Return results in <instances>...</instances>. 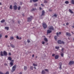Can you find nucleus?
I'll return each mask as SVG.
<instances>
[{
    "label": "nucleus",
    "instance_id": "nucleus-1",
    "mask_svg": "<svg viewBox=\"0 0 74 74\" xmlns=\"http://www.w3.org/2000/svg\"><path fill=\"white\" fill-rule=\"evenodd\" d=\"M30 17H28L27 18V21L28 22L31 21H32V18H33V16H31Z\"/></svg>",
    "mask_w": 74,
    "mask_h": 74
},
{
    "label": "nucleus",
    "instance_id": "nucleus-2",
    "mask_svg": "<svg viewBox=\"0 0 74 74\" xmlns=\"http://www.w3.org/2000/svg\"><path fill=\"white\" fill-rule=\"evenodd\" d=\"M16 68V64L14 65L12 67V70L13 71H14Z\"/></svg>",
    "mask_w": 74,
    "mask_h": 74
},
{
    "label": "nucleus",
    "instance_id": "nucleus-3",
    "mask_svg": "<svg viewBox=\"0 0 74 74\" xmlns=\"http://www.w3.org/2000/svg\"><path fill=\"white\" fill-rule=\"evenodd\" d=\"M58 44H65V42H64L63 41H62L61 40H58Z\"/></svg>",
    "mask_w": 74,
    "mask_h": 74
},
{
    "label": "nucleus",
    "instance_id": "nucleus-4",
    "mask_svg": "<svg viewBox=\"0 0 74 74\" xmlns=\"http://www.w3.org/2000/svg\"><path fill=\"white\" fill-rule=\"evenodd\" d=\"M43 27L44 28V29H45V28H47V24L45 23H42Z\"/></svg>",
    "mask_w": 74,
    "mask_h": 74
},
{
    "label": "nucleus",
    "instance_id": "nucleus-5",
    "mask_svg": "<svg viewBox=\"0 0 74 74\" xmlns=\"http://www.w3.org/2000/svg\"><path fill=\"white\" fill-rule=\"evenodd\" d=\"M74 64V62L73 61H71L69 63V65H72Z\"/></svg>",
    "mask_w": 74,
    "mask_h": 74
},
{
    "label": "nucleus",
    "instance_id": "nucleus-6",
    "mask_svg": "<svg viewBox=\"0 0 74 74\" xmlns=\"http://www.w3.org/2000/svg\"><path fill=\"white\" fill-rule=\"evenodd\" d=\"M66 36H69V37H70V36H71V34L69 32H66Z\"/></svg>",
    "mask_w": 74,
    "mask_h": 74
},
{
    "label": "nucleus",
    "instance_id": "nucleus-7",
    "mask_svg": "<svg viewBox=\"0 0 74 74\" xmlns=\"http://www.w3.org/2000/svg\"><path fill=\"white\" fill-rule=\"evenodd\" d=\"M49 30H54V29L52 26H51L49 28Z\"/></svg>",
    "mask_w": 74,
    "mask_h": 74
},
{
    "label": "nucleus",
    "instance_id": "nucleus-8",
    "mask_svg": "<svg viewBox=\"0 0 74 74\" xmlns=\"http://www.w3.org/2000/svg\"><path fill=\"white\" fill-rule=\"evenodd\" d=\"M3 55L5 56L7 55V53L5 51H4L3 52Z\"/></svg>",
    "mask_w": 74,
    "mask_h": 74
},
{
    "label": "nucleus",
    "instance_id": "nucleus-9",
    "mask_svg": "<svg viewBox=\"0 0 74 74\" xmlns=\"http://www.w3.org/2000/svg\"><path fill=\"white\" fill-rule=\"evenodd\" d=\"M45 15V12L43 10L42 12V14L41 15V16H42V15L44 16Z\"/></svg>",
    "mask_w": 74,
    "mask_h": 74
},
{
    "label": "nucleus",
    "instance_id": "nucleus-10",
    "mask_svg": "<svg viewBox=\"0 0 74 74\" xmlns=\"http://www.w3.org/2000/svg\"><path fill=\"white\" fill-rule=\"evenodd\" d=\"M13 7H14V9L15 10H16L17 8V6L16 5H15L14 6H13Z\"/></svg>",
    "mask_w": 74,
    "mask_h": 74
},
{
    "label": "nucleus",
    "instance_id": "nucleus-11",
    "mask_svg": "<svg viewBox=\"0 0 74 74\" xmlns=\"http://www.w3.org/2000/svg\"><path fill=\"white\" fill-rule=\"evenodd\" d=\"M0 74H4L2 72L0 71ZM4 74H9V72H7L6 73Z\"/></svg>",
    "mask_w": 74,
    "mask_h": 74
},
{
    "label": "nucleus",
    "instance_id": "nucleus-12",
    "mask_svg": "<svg viewBox=\"0 0 74 74\" xmlns=\"http://www.w3.org/2000/svg\"><path fill=\"white\" fill-rule=\"evenodd\" d=\"M59 58V56L58 55H56L55 56V59H58Z\"/></svg>",
    "mask_w": 74,
    "mask_h": 74
},
{
    "label": "nucleus",
    "instance_id": "nucleus-13",
    "mask_svg": "<svg viewBox=\"0 0 74 74\" xmlns=\"http://www.w3.org/2000/svg\"><path fill=\"white\" fill-rule=\"evenodd\" d=\"M52 31L51 30H47V33H51Z\"/></svg>",
    "mask_w": 74,
    "mask_h": 74
},
{
    "label": "nucleus",
    "instance_id": "nucleus-14",
    "mask_svg": "<svg viewBox=\"0 0 74 74\" xmlns=\"http://www.w3.org/2000/svg\"><path fill=\"white\" fill-rule=\"evenodd\" d=\"M61 34V32H59V33H58V32H57L56 33V34L58 36L59 34Z\"/></svg>",
    "mask_w": 74,
    "mask_h": 74
},
{
    "label": "nucleus",
    "instance_id": "nucleus-15",
    "mask_svg": "<svg viewBox=\"0 0 74 74\" xmlns=\"http://www.w3.org/2000/svg\"><path fill=\"white\" fill-rule=\"evenodd\" d=\"M8 59L10 61H11L12 60V58L10 57H8Z\"/></svg>",
    "mask_w": 74,
    "mask_h": 74
},
{
    "label": "nucleus",
    "instance_id": "nucleus-16",
    "mask_svg": "<svg viewBox=\"0 0 74 74\" xmlns=\"http://www.w3.org/2000/svg\"><path fill=\"white\" fill-rule=\"evenodd\" d=\"M1 56H4L3 52L2 51H1Z\"/></svg>",
    "mask_w": 74,
    "mask_h": 74
},
{
    "label": "nucleus",
    "instance_id": "nucleus-17",
    "mask_svg": "<svg viewBox=\"0 0 74 74\" xmlns=\"http://www.w3.org/2000/svg\"><path fill=\"white\" fill-rule=\"evenodd\" d=\"M69 11L71 13V14L73 13V12L72 11V10H71L70 9H69Z\"/></svg>",
    "mask_w": 74,
    "mask_h": 74
},
{
    "label": "nucleus",
    "instance_id": "nucleus-18",
    "mask_svg": "<svg viewBox=\"0 0 74 74\" xmlns=\"http://www.w3.org/2000/svg\"><path fill=\"white\" fill-rule=\"evenodd\" d=\"M24 70L26 71L27 69V67L26 66H24Z\"/></svg>",
    "mask_w": 74,
    "mask_h": 74
},
{
    "label": "nucleus",
    "instance_id": "nucleus-19",
    "mask_svg": "<svg viewBox=\"0 0 74 74\" xmlns=\"http://www.w3.org/2000/svg\"><path fill=\"white\" fill-rule=\"evenodd\" d=\"M44 40H45V41H46V42H48V40L47 39V38H44Z\"/></svg>",
    "mask_w": 74,
    "mask_h": 74
},
{
    "label": "nucleus",
    "instance_id": "nucleus-20",
    "mask_svg": "<svg viewBox=\"0 0 74 74\" xmlns=\"http://www.w3.org/2000/svg\"><path fill=\"white\" fill-rule=\"evenodd\" d=\"M10 64L11 65V66H13L14 65L13 63L12 62L10 63Z\"/></svg>",
    "mask_w": 74,
    "mask_h": 74
},
{
    "label": "nucleus",
    "instance_id": "nucleus-21",
    "mask_svg": "<svg viewBox=\"0 0 74 74\" xmlns=\"http://www.w3.org/2000/svg\"><path fill=\"white\" fill-rule=\"evenodd\" d=\"M71 3L73 4H74V0H71Z\"/></svg>",
    "mask_w": 74,
    "mask_h": 74
},
{
    "label": "nucleus",
    "instance_id": "nucleus-22",
    "mask_svg": "<svg viewBox=\"0 0 74 74\" xmlns=\"http://www.w3.org/2000/svg\"><path fill=\"white\" fill-rule=\"evenodd\" d=\"M5 29H6L7 30H8L9 29V27H5Z\"/></svg>",
    "mask_w": 74,
    "mask_h": 74
},
{
    "label": "nucleus",
    "instance_id": "nucleus-23",
    "mask_svg": "<svg viewBox=\"0 0 74 74\" xmlns=\"http://www.w3.org/2000/svg\"><path fill=\"white\" fill-rule=\"evenodd\" d=\"M45 73V71H44V70H42V74H44Z\"/></svg>",
    "mask_w": 74,
    "mask_h": 74
},
{
    "label": "nucleus",
    "instance_id": "nucleus-24",
    "mask_svg": "<svg viewBox=\"0 0 74 74\" xmlns=\"http://www.w3.org/2000/svg\"><path fill=\"white\" fill-rule=\"evenodd\" d=\"M65 3L66 4H68L69 3V2L68 1H66L65 2Z\"/></svg>",
    "mask_w": 74,
    "mask_h": 74
},
{
    "label": "nucleus",
    "instance_id": "nucleus-25",
    "mask_svg": "<svg viewBox=\"0 0 74 74\" xmlns=\"http://www.w3.org/2000/svg\"><path fill=\"white\" fill-rule=\"evenodd\" d=\"M33 65L34 66H38L37 64H35L34 63L33 64Z\"/></svg>",
    "mask_w": 74,
    "mask_h": 74
},
{
    "label": "nucleus",
    "instance_id": "nucleus-26",
    "mask_svg": "<svg viewBox=\"0 0 74 74\" xmlns=\"http://www.w3.org/2000/svg\"><path fill=\"white\" fill-rule=\"evenodd\" d=\"M60 47H59L56 46L55 47V48L57 49H58Z\"/></svg>",
    "mask_w": 74,
    "mask_h": 74
},
{
    "label": "nucleus",
    "instance_id": "nucleus-27",
    "mask_svg": "<svg viewBox=\"0 0 74 74\" xmlns=\"http://www.w3.org/2000/svg\"><path fill=\"white\" fill-rule=\"evenodd\" d=\"M16 39H18V40H21V37H16Z\"/></svg>",
    "mask_w": 74,
    "mask_h": 74
},
{
    "label": "nucleus",
    "instance_id": "nucleus-28",
    "mask_svg": "<svg viewBox=\"0 0 74 74\" xmlns=\"http://www.w3.org/2000/svg\"><path fill=\"white\" fill-rule=\"evenodd\" d=\"M5 22V20L4 19H3L2 21H1V23H3Z\"/></svg>",
    "mask_w": 74,
    "mask_h": 74
},
{
    "label": "nucleus",
    "instance_id": "nucleus-29",
    "mask_svg": "<svg viewBox=\"0 0 74 74\" xmlns=\"http://www.w3.org/2000/svg\"><path fill=\"white\" fill-rule=\"evenodd\" d=\"M38 1V0H33L32 1L34 2H36V1Z\"/></svg>",
    "mask_w": 74,
    "mask_h": 74
},
{
    "label": "nucleus",
    "instance_id": "nucleus-30",
    "mask_svg": "<svg viewBox=\"0 0 74 74\" xmlns=\"http://www.w3.org/2000/svg\"><path fill=\"white\" fill-rule=\"evenodd\" d=\"M64 53H61V56L62 57H64Z\"/></svg>",
    "mask_w": 74,
    "mask_h": 74
},
{
    "label": "nucleus",
    "instance_id": "nucleus-31",
    "mask_svg": "<svg viewBox=\"0 0 74 74\" xmlns=\"http://www.w3.org/2000/svg\"><path fill=\"white\" fill-rule=\"evenodd\" d=\"M11 45V47L12 48H14L15 47V46H14V45Z\"/></svg>",
    "mask_w": 74,
    "mask_h": 74
},
{
    "label": "nucleus",
    "instance_id": "nucleus-32",
    "mask_svg": "<svg viewBox=\"0 0 74 74\" xmlns=\"http://www.w3.org/2000/svg\"><path fill=\"white\" fill-rule=\"evenodd\" d=\"M53 16H54L56 17H57V15L56 14H55Z\"/></svg>",
    "mask_w": 74,
    "mask_h": 74
},
{
    "label": "nucleus",
    "instance_id": "nucleus-33",
    "mask_svg": "<svg viewBox=\"0 0 74 74\" xmlns=\"http://www.w3.org/2000/svg\"><path fill=\"white\" fill-rule=\"evenodd\" d=\"M48 2V1H46V0H45L44 3H47Z\"/></svg>",
    "mask_w": 74,
    "mask_h": 74
},
{
    "label": "nucleus",
    "instance_id": "nucleus-34",
    "mask_svg": "<svg viewBox=\"0 0 74 74\" xmlns=\"http://www.w3.org/2000/svg\"><path fill=\"white\" fill-rule=\"evenodd\" d=\"M10 9H12V5H10Z\"/></svg>",
    "mask_w": 74,
    "mask_h": 74
},
{
    "label": "nucleus",
    "instance_id": "nucleus-35",
    "mask_svg": "<svg viewBox=\"0 0 74 74\" xmlns=\"http://www.w3.org/2000/svg\"><path fill=\"white\" fill-rule=\"evenodd\" d=\"M59 64H60V66H62V62H60Z\"/></svg>",
    "mask_w": 74,
    "mask_h": 74
},
{
    "label": "nucleus",
    "instance_id": "nucleus-36",
    "mask_svg": "<svg viewBox=\"0 0 74 74\" xmlns=\"http://www.w3.org/2000/svg\"><path fill=\"white\" fill-rule=\"evenodd\" d=\"M30 68L31 70H33V67L32 66L30 67Z\"/></svg>",
    "mask_w": 74,
    "mask_h": 74
},
{
    "label": "nucleus",
    "instance_id": "nucleus-37",
    "mask_svg": "<svg viewBox=\"0 0 74 74\" xmlns=\"http://www.w3.org/2000/svg\"><path fill=\"white\" fill-rule=\"evenodd\" d=\"M20 8H21V7L20 6H19L18 8V10H20Z\"/></svg>",
    "mask_w": 74,
    "mask_h": 74
},
{
    "label": "nucleus",
    "instance_id": "nucleus-38",
    "mask_svg": "<svg viewBox=\"0 0 74 74\" xmlns=\"http://www.w3.org/2000/svg\"><path fill=\"white\" fill-rule=\"evenodd\" d=\"M14 39V38L13 37H11L10 38V40H13Z\"/></svg>",
    "mask_w": 74,
    "mask_h": 74
},
{
    "label": "nucleus",
    "instance_id": "nucleus-39",
    "mask_svg": "<svg viewBox=\"0 0 74 74\" xmlns=\"http://www.w3.org/2000/svg\"><path fill=\"white\" fill-rule=\"evenodd\" d=\"M59 68L60 70H61L62 69V66H60Z\"/></svg>",
    "mask_w": 74,
    "mask_h": 74
},
{
    "label": "nucleus",
    "instance_id": "nucleus-40",
    "mask_svg": "<svg viewBox=\"0 0 74 74\" xmlns=\"http://www.w3.org/2000/svg\"><path fill=\"white\" fill-rule=\"evenodd\" d=\"M42 44H45V42L44 41H42Z\"/></svg>",
    "mask_w": 74,
    "mask_h": 74
},
{
    "label": "nucleus",
    "instance_id": "nucleus-41",
    "mask_svg": "<svg viewBox=\"0 0 74 74\" xmlns=\"http://www.w3.org/2000/svg\"><path fill=\"white\" fill-rule=\"evenodd\" d=\"M8 54H9V56L11 55V53H9Z\"/></svg>",
    "mask_w": 74,
    "mask_h": 74
},
{
    "label": "nucleus",
    "instance_id": "nucleus-42",
    "mask_svg": "<svg viewBox=\"0 0 74 74\" xmlns=\"http://www.w3.org/2000/svg\"><path fill=\"white\" fill-rule=\"evenodd\" d=\"M27 41L28 43H29V42H30V41L29 40H28Z\"/></svg>",
    "mask_w": 74,
    "mask_h": 74
},
{
    "label": "nucleus",
    "instance_id": "nucleus-43",
    "mask_svg": "<svg viewBox=\"0 0 74 74\" xmlns=\"http://www.w3.org/2000/svg\"><path fill=\"white\" fill-rule=\"evenodd\" d=\"M45 70L47 72H48V70L47 69H45Z\"/></svg>",
    "mask_w": 74,
    "mask_h": 74
},
{
    "label": "nucleus",
    "instance_id": "nucleus-44",
    "mask_svg": "<svg viewBox=\"0 0 74 74\" xmlns=\"http://www.w3.org/2000/svg\"><path fill=\"white\" fill-rule=\"evenodd\" d=\"M55 55L54 54H53L52 55V56L53 57H54L55 56Z\"/></svg>",
    "mask_w": 74,
    "mask_h": 74
},
{
    "label": "nucleus",
    "instance_id": "nucleus-45",
    "mask_svg": "<svg viewBox=\"0 0 74 74\" xmlns=\"http://www.w3.org/2000/svg\"><path fill=\"white\" fill-rule=\"evenodd\" d=\"M41 5L42 6V7H44V5L43 4H41Z\"/></svg>",
    "mask_w": 74,
    "mask_h": 74
},
{
    "label": "nucleus",
    "instance_id": "nucleus-46",
    "mask_svg": "<svg viewBox=\"0 0 74 74\" xmlns=\"http://www.w3.org/2000/svg\"><path fill=\"white\" fill-rule=\"evenodd\" d=\"M57 38H56V37H55L54 38V39H55V40L56 41H57Z\"/></svg>",
    "mask_w": 74,
    "mask_h": 74
},
{
    "label": "nucleus",
    "instance_id": "nucleus-47",
    "mask_svg": "<svg viewBox=\"0 0 74 74\" xmlns=\"http://www.w3.org/2000/svg\"><path fill=\"white\" fill-rule=\"evenodd\" d=\"M64 50V48H62V52H63V50Z\"/></svg>",
    "mask_w": 74,
    "mask_h": 74
},
{
    "label": "nucleus",
    "instance_id": "nucleus-48",
    "mask_svg": "<svg viewBox=\"0 0 74 74\" xmlns=\"http://www.w3.org/2000/svg\"><path fill=\"white\" fill-rule=\"evenodd\" d=\"M2 36V35L1 34H0V37H1Z\"/></svg>",
    "mask_w": 74,
    "mask_h": 74
},
{
    "label": "nucleus",
    "instance_id": "nucleus-49",
    "mask_svg": "<svg viewBox=\"0 0 74 74\" xmlns=\"http://www.w3.org/2000/svg\"><path fill=\"white\" fill-rule=\"evenodd\" d=\"M34 5H35V6H37V4H34Z\"/></svg>",
    "mask_w": 74,
    "mask_h": 74
},
{
    "label": "nucleus",
    "instance_id": "nucleus-50",
    "mask_svg": "<svg viewBox=\"0 0 74 74\" xmlns=\"http://www.w3.org/2000/svg\"><path fill=\"white\" fill-rule=\"evenodd\" d=\"M34 57V54L32 55V57L33 58Z\"/></svg>",
    "mask_w": 74,
    "mask_h": 74
},
{
    "label": "nucleus",
    "instance_id": "nucleus-51",
    "mask_svg": "<svg viewBox=\"0 0 74 74\" xmlns=\"http://www.w3.org/2000/svg\"><path fill=\"white\" fill-rule=\"evenodd\" d=\"M39 9H40V10H42V8L41 7H40L39 8Z\"/></svg>",
    "mask_w": 74,
    "mask_h": 74
},
{
    "label": "nucleus",
    "instance_id": "nucleus-52",
    "mask_svg": "<svg viewBox=\"0 0 74 74\" xmlns=\"http://www.w3.org/2000/svg\"><path fill=\"white\" fill-rule=\"evenodd\" d=\"M34 10H35V9H34V8L32 9V11Z\"/></svg>",
    "mask_w": 74,
    "mask_h": 74
},
{
    "label": "nucleus",
    "instance_id": "nucleus-53",
    "mask_svg": "<svg viewBox=\"0 0 74 74\" xmlns=\"http://www.w3.org/2000/svg\"><path fill=\"white\" fill-rule=\"evenodd\" d=\"M32 0H30V2L32 3Z\"/></svg>",
    "mask_w": 74,
    "mask_h": 74
},
{
    "label": "nucleus",
    "instance_id": "nucleus-54",
    "mask_svg": "<svg viewBox=\"0 0 74 74\" xmlns=\"http://www.w3.org/2000/svg\"><path fill=\"white\" fill-rule=\"evenodd\" d=\"M8 36L7 35H6L5 36V37H8Z\"/></svg>",
    "mask_w": 74,
    "mask_h": 74
},
{
    "label": "nucleus",
    "instance_id": "nucleus-55",
    "mask_svg": "<svg viewBox=\"0 0 74 74\" xmlns=\"http://www.w3.org/2000/svg\"><path fill=\"white\" fill-rule=\"evenodd\" d=\"M69 24V23H66V25H68Z\"/></svg>",
    "mask_w": 74,
    "mask_h": 74
},
{
    "label": "nucleus",
    "instance_id": "nucleus-56",
    "mask_svg": "<svg viewBox=\"0 0 74 74\" xmlns=\"http://www.w3.org/2000/svg\"><path fill=\"white\" fill-rule=\"evenodd\" d=\"M34 68L35 69H36V67H34Z\"/></svg>",
    "mask_w": 74,
    "mask_h": 74
},
{
    "label": "nucleus",
    "instance_id": "nucleus-57",
    "mask_svg": "<svg viewBox=\"0 0 74 74\" xmlns=\"http://www.w3.org/2000/svg\"><path fill=\"white\" fill-rule=\"evenodd\" d=\"M19 74H22V73L21 72Z\"/></svg>",
    "mask_w": 74,
    "mask_h": 74
},
{
    "label": "nucleus",
    "instance_id": "nucleus-58",
    "mask_svg": "<svg viewBox=\"0 0 74 74\" xmlns=\"http://www.w3.org/2000/svg\"><path fill=\"white\" fill-rule=\"evenodd\" d=\"M4 65H5V66H7V64H4Z\"/></svg>",
    "mask_w": 74,
    "mask_h": 74
},
{
    "label": "nucleus",
    "instance_id": "nucleus-59",
    "mask_svg": "<svg viewBox=\"0 0 74 74\" xmlns=\"http://www.w3.org/2000/svg\"><path fill=\"white\" fill-rule=\"evenodd\" d=\"M11 62H14V60H12Z\"/></svg>",
    "mask_w": 74,
    "mask_h": 74
},
{
    "label": "nucleus",
    "instance_id": "nucleus-60",
    "mask_svg": "<svg viewBox=\"0 0 74 74\" xmlns=\"http://www.w3.org/2000/svg\"><path fill=\"white\" fill-rule=\"evenodd\" d=\"M18 23H20V21H18Z\"/></svg>",
    "mask_w": 74,
    "mask_h": 74
},
{
    "label": "nucleus",
    "instance_id": "nucleus-61",
    "mask_svg": "<svg viewBox=\"0 0 74 74\" xmlns=\"http://www.w3.org/2000/svg\"><path fill=\"white\" fill-rule=\"evenodd\" d=\"M71 33H72V34H74V33H73V32H71Z\"/></svg>",
    "mask_w": 74,
    "mask_h": 74
},
{
    "label": "nucleus",
    "instance_id": "nucleus-62",
    "mask_svg": "<svg viewBox=\"0 0 74 74\" xmlns=\"http://www.w3.org/2000/svg\"><path fill=\"white\" fill-rule=\"evenodd\" d=\"M2 5L1 3H0V5Z\"/></svg>",
    "mask_w": 74,
    "mask_h": 74
},
{
    "label": "nucleus",
    "instance_id": "nucleus-63",
    "mask_svg": "<svg viewBox=\"0 0 74 74\" xmlns=\"http://www.w3.org/2000/svg\"><path fill=\"white\" fill-rule=\"evenodd\" d=\"M16 37H18V36H17Z\"/></svg>",
    "mask_w": 74,
    "mask_h": 74
},
{
    "label": "nucleus",
    "instance_id": "nucleus-64",
    "mask_svg": "<svg viewBox=\"0 0 74 74\" xmlns=\"http://www.w3.org/2000/svg\"><path fill=\"white\" fill-rule=\"evenodd\" d=\"M11 72H12H12H13V71H11Z\"/></svg>",
    "mask_w": 74,
    "mask_h": 74
}]
</instances>
